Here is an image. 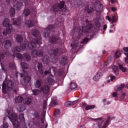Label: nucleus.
I'll return each instance as SVG.
<instances>
[{
  "instance_id": "obj_1",
  "label": "nucleus",
  "mask_w": 128,
  "mask_h": 128,
  "mask_svg": "<svg viewBox=\"0 0 128 128\" xmlns=\"http://www.w3.org/2000/svg\"><path fill=\"white\" fill-rule=\"evenodd\" d=\"M32 34L34 36H38V39H34L30 45L28 44V42H25V44H22L20 45V48H18V46L14 48L12 50V52L14 53L13 56L14 58L16 57L20 60H24V58H26V60H27V62L30 60V54L26 53L24 54L22 56L18 52H20L22 50H33L34 48L36 46V44L40 46V44H42L40 32L36 30H33L32 31Z\"/></svg>"
},
{
  "instance_id": "obj_2",
  "label": "nucleus",
  "mask_w": 128,
  "mask_h": 128,
  "mask_svg": "<svg viewBox=\"0 0 128 128\" xmlns=\"http://www.w3.org/2000/svg\"><path fill=\"white\" fill-rule=\"evenodd\" d=\"M8 114V118L10 119L12 122L14 128H18L20 126V122L18 120V116L16 114L14 113L12 110H8L7 111Z\"/></svg>"
},
{
  "instance_id": "obj_3",
  "label": "nucleus",
  "mask_w": 128,
  "mask_h": 128,
  "mask_svg": "<svg viewBox=\"0 0 128 128\" xmlns=\"http://www.w3.org/2000/svg\"><path fill=\"white\" fill-rule=\"evenodd\" d=\"M14 88V85H12V80H5L2 84V92L4 94H6L8 92L12 90Z\"/></svg>"
},
{
  "instance_id": "obj_4",
  "label": "nucleus",
  "mask_w": 128,
  "mask_h": 128,
  "mask_svg": "<svg viewBox=\"0 0 128 128\" xmlns=\"http://www.w3.org/2000/svg\"><path fill=\"white\" fill-rule=\"evenodd\" d=\"M86 26L84 28V26H81L79 29V34L80 36H84V34L86 32H88L90 30H92V24L91 22H88V20H86Z\"/></svg>"
},
{
  "instance_id": "obj_5",
  "label": "nucleus",
  "mask_w": 128,
  "mask_h": 128,
  "mask_svg": "<svg viewBox=\"0 0 128 128\" xmlns=\"http://www.w3.org/2000/svg\"><path fill=\"white\" fill-rule=\"evenodd\" d=\"M2 25L5 28H6V30H4V32H2L3 34H12V25L10 24V20L8 18H5L3 21Z\"/></svg>"
},
{
  "instance_id": "obj_6",
  "label": "nucleus",
  "mask_w": 128,
  "mask_h": 128,
  "mask_svg": "<svg viewBox=\"0 0 128 128\" xmlns=\"http://www.w3.org/2000/svg\"><path fill=\"white\" fill-rule=\"evenodd\" d=\"M52 10L54 12H58L60 10H62V12H66L67 10L66 6H64V2L60 1V4H57L53 6L52 8Z\"/></svg>"
},
{
  "instance_id": "obj_7",
  "label": "nucleus",
  "mask_w": 128,
  "mask_h": 128,
  "mask_svg": "<svg viewBox=\"0 0 128 128\" xmlns=\"http://www.w3.org/2000/svg\"><path fill=\"white\" fill-rule=\"evenodd\" d=\"M32 92L34 96H38L40 92H42L44 94H48L50 92V87L46 85H44L40 88V90H34Z\"/></svg>"
},
{
  "instance_id": "obj_8",
  "label": "nucleus",
  "mask_w": 128,
  "mask_h": 128,
  "mask_svg": "<svg viewBox=\"0 0 128 128\" xmlns=\"http://www.w3.org/2000/svg\"><path fill=\"white\" fill-rule=\"evenodd\" d=\"M6 2L7 4H8V2H14V7L17 10H20V8L22 6V2H18L16 3V0H6Z\"/></svg>"
},
{
  "instance_id": "obj_9",
  "label": "nucleus",
  "mask_w": 128,
  "mask_h": 128,
  "mask_svg": "<svg viewBox=\"0 0 128 128\" xmlns=\"http://www.w3.org/2000/svg\"><path fill=\"white\" fill-rule=\"evenodd\" d=\"M23 74H22L20 73H18L16 76H20V78H23V76H24V80L25 82H28L30 80V76H28V72L22 70Z\"/></svg>"
},
{
  "instance_id": "obj_10",
  "label": "nucleus",
  "mask_w": 128,
  "mask_h": 128,
  "mask_svg": "<svg viewBox=\"0 0 128 128\" xmlns=\"http://www.w3.org/2000/svg\"><path fill=\"white\" fill-rule=\"evenodd\" d=\"M96 124L93 125V128H100L102 124V118H98L96 119H94Z\"/></svg>"
},
{
  "instance_id": "obj_11",
  "label": "nucleus",
  "mask_w": 128,
  "mask_h": 128,
  "mask_svg": "<svg viewBox=\"0 0 128 128\" xmlns=\"http://www.w3.org/2000/svg\"><path fill=\"white\" fill-rule=\"evenodd\" d=\"M117 18H118V16H116V15L113 16H112V18L108 16H106V20H108L110 22H111V24H114V22H116Z\"/></svg>"
},
{
  "instance_id": "obj_12",
  "label": "nucleus",
  "mask_w": 128,
  "mask_h": 128,
  "mask_svg": "<svg viewBox=\"0 0 128 128\" xmlns=\"http://www.w3.org/2000/svg\"><path fill=\"white\" fill-rule=\"evenodd\" d=\"M118 66H119V68L122 72H128V70L126 67L124 66L122 64L118 63Z\"/></svg>"
},
{
  "instance_id": "obj_13",
  "label": "nucleus",
  "mask_w": 128,
  "mask_h": 128,
  "mask_svg": "<svg viewBox=\"0 0 128 128\" xmlns=\"http://www.w3.org/2000/svg\"><path fill=\"white\" fill-rule=\"evenodd\" d=\"M32 54L34 56H42L43 54L42 51H39L38 52L36 50H34L32 52Z\"/></svg>"
},
{
  "instance_id": "obj_14",
  "label": "nucleus",
  "mask_w": 128,
  "mask_h": 128,
  "mask_svg": "<svg viewBox=\"0 0 128 128\" xmlns=\"http://www.w3.org/2000/svg\"><path fill=\"white\" fill-rule=\"evenodd\" d=\"M12 22L14 26H20L22 24L20 22V18H18V20L16 18L12 19Z\"/></svg>"
},
{
  "instance_id": "obj_15",
  "label": "nucleus",
  "mask_w": 128,
  "mask_h": 128,
  "mask_svg": "<svg viewBox=\"0 0 128 128\" xmlns=\"http://www.w3.org/2000/svg\"><path fill=\"white\" fill-rule=\"evenodd\" d=\"M102 5L98 4L95 6V10L97 12H102Z\"/></svg>"
},
{
  "instance_id": "obj_16",
  "label": "nucleus",
  "mask_w": 128,
  "mask_h": 128,
  "mask_svg": "<svg viewBox=\"0 0 128 128\" xmlns=\"http://www.w3.org/2000/svg\"><path fill=\"white\" fill-rule=\"evenodd\" d=\"M54 82H55L54 80V79H52L50 77H48L47 78V80H46L47 84H49L50 86H52V84H54Z\"/></svg>"
},
{
  "instance_id": "obj_17",
  "label": "nucleus",
  "mask_w": 128,
  "mask_h": 128,
  "mask_svg": "<svg viewBox=\"0 0 128 128\" xmlns=\"http://www.w3.org/2000/svg\"><path fill=\"white\" fill-rule=\"evenodd\" d=\"M76 102H78V100L74 102L68 101L64 104V105L65 106H70L76 104Z\"/></svg>"
},
{
  "instance_id": "obj_18",
  "label": "nucleus",
  "mask_w": 128,
  "mask_h": 128,
  "mask_svg": "<svg viewBox=\"0 0 128 128\" xmlns=\"http://www.w3.org/2000/svg\"><path fill=\"white\" fill-rule=\"evenodd\" d=\"M12 46V41L10 40H6L4 44V48L6 49Z\"/></svg>"
},
{
  "instance_id": "obj_19",
  "label": "nucleus",
  "mask_w": 128,
  "mask_h": 128,
  "mask_svg": "<svg viewBox=\"0 0 128 128\" xmlns=\"http://www.w3.org/2000/svg\"><path fill=\"white\" fill-rule=\"evenodd\" d=\"M16 108L18 112H24L26 110V107L24 105H18Z\"/></svg>"
},
{
  "instance_id": "obj_20",
  "label": "nucleus",
  "mask_w": 128,
  "mask_h": 128,
  "mask_svg": "<svg viewBox=\"0 0 128 128\" xmlns=\"http://www.w3.org/2000/svg\"><path fill=\"white\" fill-rule=\"evenodd\" d=\"M93 8L94 6L90 4L86 7V10L88 12V14H90V12H92Z\"/></svg>"
},
{
  "instance_id": "obj_21",
  "label": "nucleus",
  "mask_w": 128,
  "mask_h": 128,
  "mask_svg": "<svg viewBox=\"0 0 128 128\" xmlns=\"http://www.w3.org/2000/svg\"><path fill=\"white\" fill-rule=\"evenodd\" d=\"M23 100L24 98H22V96H18L15 98V102H16V104H20Z\"/></svg>"
},
{
  "instance_id": "obj_22",
  "label": "nucleus",
  "mask_w": 128,
  "mask_h": 128,
  "mask_svg": "<svg viewBox=\"0 0 128 128\" xmlns=\"http://www.w3.org/2000/svg\"><path fill=\"white\" fill-rule=\"evenodd\" d=\"M100 76H102V72L98 73L93 78V80H95V82H98L100 78Z\"/></svg>"
},
{
  "instance_id": "obj_23",
  "label": "nucleus",
  "mask_w": 128,
  "mask_h": 128,
  "mask_svg": "<svg viewBox=\"0 0 128 128\" xmlns=\"http://www.w3.org/2000/svg\"><path fill=\"white\" fill-rule=\"evenodd\" d=\"M25 24L28 26V28H30V26H34V22H32L30 20H26L25 22Z\"/></svg>"
},
{
  "instance_id": "obj_24",
  "label": "nucleus",
  "mask_w": 128,
  "mask_h": 128,
  "mask_svg": "<svg viewBox=\"0 0 128 128\" xmlns=\"http://www.w3.org/2000/svg\"><path fill=\"white\" fill-rule=\"evenodd\" d=\"M42 84V80H37L35 83L36 88H40Z\"/></svg>"
},
{
  "instance_id": "obj_25",
  "label": "nucleus",
  "mask_w": 128,
  "mask_h": 128,
  "mask_svg": "<svg viewBox=\"0 0 128 128\" xmlns=\"http://www.w3.org/2000/svg\"><path fill=\"white\" fill-rule=\"evenodd\" d=\"M124 88V84H122L120 86H116L115 87V90L116 92H118V90H122Z\"/></svg>"
},
{
  "instance_id": "obj_26",
  "label": "nucleus",
  "mask_w": 128,
  "mask_h": 128,
  "mask_svg": "<svg viewBox=\"0 0 128 128\" xmlns=\"http://www.w3.org/2000/svg\"><path fill=\"white\" fill-rule=\"evenodd\" d=\"M38 70L40 74H42L44 72H42V64L40 63H39L38 66Z\"/></svg>"
},
{
  "instance_id": "obj_27",
  "label": "nucleus",
  "mask_w": 128,
  "mask_h": 128,
  "mask_svg": "<svg viewBox=\"0 0 128 128\" xmlns=\"http://www.w3.org/2000/svg\"><path fill=\"white\" fill-rule=\"evenodd\" d=\"M24 104H30L32 103V99L30 98H26L24 100Z\"/></svg>"
},
{
  "instance_id": "obj_28",
  "label": "nucleus",
  "mask_w": 128,
  "mask_h": 128,
  "mask_svg": "<svg viewBox=\"0 0 128 128\" xmlns=\"http://www.w3.org/2000/svg\"><path fill=\"white\" fill-rule=\"evenodd\" d=\"M58 39L56 38V36L52 37L50 39V42H52V44H56V42H58Z\"/></svg>"
},
{
  "instance_id": "obj_29",
  "label": "nucleus",
  "mask_w": 128,
  "mask_h": 128,
  "mask_svg": "<svg viewBox=\"0 0 128 128\" xmlns=\"http://www.w3.org/2000/svg\"><path fill=\"white\" fill-rule=\"evenodd\" d=\"M78 41H74L71 44V46L72 48H78Z\"/></svg>"
},
{
  "instance_id": "obj_30",
  "label": "nucleus",
  "mask_w": 128,
  "mask_h": 128,
  "mask_svg": "<svg viewBox=\"0 0 128 128\" xmlns=\"http://www.w3.org/2000/svg\"><path fill=\"white\" fill-rule=\"evenodd\" d=\"M100 19H96L94 21V25L96 26V28H100Z\"/></svg>"
},
{
  "instance_id": "obj_31",
  "label": "nucleus",
  "mask_w": 128,
  "mask_h": 128,
  "mask_svg": "<svg viewBox=\"0 0 128 128\" xmlns=\"http://www.w3.org/2000/svg\"><path fill=\"white\" fill-rule=\"evenodd\" d=\"M110 116L108 117V119L105 122L102 128H106V126H108V122H110Z\"/></svg>"
},
{
  "instance_id": "obj_32",
  "label": "nucleus",
  "mask_w": 128,
  "mask_h": 128,
  "mask_svg": "<svg viewBox=\"0 0 128 128\" xmlns=\"http://www.w3.org/2000/svg\"><path fill=\"white\" fill-rule=\"evenodd\" d=\"M16 40L18 42H22V37L20 35H17L16 37Z\"/></svg>"
},
{
  "instance_id": "obj_33",
  "label": "nucleus",
  "mask_w": 128,
  "mask_h": 128,
  "mask_svg": "<svg viewBox=\"0 0 128 128\" xmlns=\"http://www.w3.org/2000/svg\"><path fill=\"white\" fill-rule=\"evenodd\" d=\"M96 108V106L94 105H92V106H87L86 107V110H94Z\"/></svg>"
},
{
  "instance_id": "obj_34",
  "label": "nucleus",
  "mask_w": 128,
  "mask_h": 128,
  "mask_svg": "<svg viewBox=\"0 0 128 128\" xmlns=\"http://www.w3.org/2000/svg\"><path fill=\"white\" fill-rule=\"evenodd\" d=\"M78 86V85H76V84L73 82V83H71L70 84V88L72 90H74V88H76Z\"/></svg>"
},
{
  "instance_id": "obj_35",
  "label": "nucleus",
  "mask_w": 128,
  "mask_h": 128,
  "mask_svg": "<svg viewBox=\"0 0 128 128\" xmlns=\"http://www.w3.org/2000/svg\"><path fill=\"white\" fill-rule=\"evenodd\" d=\"M112 70L114 71V72L116 74H118V68L116 66H113Z\"/></svg>"
},
{
  "instance_id": "obj_36",
  "label": "nucleus",
  "mask_w": 128,
  "mask_h": 128,
  "mask_svg": "<svg viewBox=\"0 0 128 128\" xmlns=\"http://www.w3.org/2000/svg\"><path fill=\"white\" fill-rule=\"evenodd\" d=\"M19 120L21 122H24V114H22L19 116Z\"/></svg>"
},
{
  "instance_id": "obj_37",
  "label": "nucleus",
  "mask_w": 128,
  "mask_h": 128,
  "mask_svg": "<svg viewBox=\"0 0 128 128\" xmlns=\"http://www.w3.org/2000/svg\"><path fill=\"white\" fill-rule=\"evenodd\" d=\"M30 14V11L28 9H26L24 12V14L25 16H28Z\"/></svg>"
},
{
  "instance_id": "obj_38",
  "label": "nucleus",
  "mask_w": 128,
  "mask_h": 128,
  "mask_svg": "<svg viewBox=\"0 0 128 128\" xmlns=\"http://www.w3.org/2000/svg\"><path fill=\"white\" fill-rule=\"evenodd\" d=\"M10 16H14V14H16V12H14V8H11L10 9Z\"/></svg>"
},
{
  "instance_id": "obj_39",
  "label": "nucleus",
  "mask_w": 128,
  "mask_h": 128,
  "mask_svg": "<svg viewBox=\"0 0 128 128\" xmlns=\"http://www.w3.org/2000/svg\"><path fill=\"white\" fill-rule=\"evenodd\" d=\"M21 66L22 68H28V65L24 62H22L21 64Z\"/></svg>"
},
{
  "instance_id": "obj_40",
  "label": "nucleus",
  "mask_w": 128,
  "mask_h": 128,
  "mask_svg": "<svg viewBox=\"0 0 128 128\" xmlns=\"http://www.w3.org/2000/svg\"><path fill=\"white\" fill-rule=\"evenodd\" d=\"M120 52L118 50L115 53V58H120Z\"/></svg>"
},
{
  "instance_id": "obj_41",
  "label": "nucleus",
  "mask_w": 128,
  "mask_h": 128,
  "mask_svg": "<svg viewBox=\"0 0 128 128\" xmlns=\"http://www.w3.org/2000/svg\"><path fill=\"white\" fill-rule=\"evenodd\" d=\"M8 52H6V54L0 53V60H2V58H4V57L6 56H8Z\"/></svg>"
},
{
  "instance_id": "obj_42",
  "label": "nucleus",
  "mask_w": 128,
  "mask_h": 128,
  "mask_svg": "<svg viewBox=\"0 0 128 128\" xmlns=\"http://www.w3.org/2000/svg\"><path fill=\"white\" fill-rule=\"evenodd\" d=\"M56 100V97H55L54 98H52V106H54L56 104V102H54V100Z\"/></svg>"
},
{
  "instance_id": "obj_43",
  "label": "nucleus",
  "mask_w": 128,
  "mask_h": 128,
  "mask_svg": "<svg viewBox=\"0 0 128 128\" xmlns=\"http://www.w3.org/2000/svg\"><path fill=\"white\" fill-rule=\"evenodd\" d=\"M124 54L126 56V57L124 58V62L126 64H128V53H124Z\"/></svg>"
},
{
  "instance_id": "obj_44",
  "label": "nucleus",
  "mask_w": 128,
  "mask_h": 128,
  "mask_svg": "<svg viewBox=\"0 0 128 128\" xmlns=\"http://www.w3.org/2000/svg\"><path fill=\"white\" fill-rule=\"evenodd\" d=\"M8 128V124L6 122H4L2 126H0V128Z\"/></svg>"
},
{
  "instance_id": "obj_45",
  "label": "nucleus",
  "mask_w": 128,
  "mask_h": 128,
  "mask_svg": "<svg viewBox=\"0 0 128 128\" xmlns=\"http://www.w3.org/2000/svg\"><path fill=\"white\" fill-rule=\"evenodd\" d=\"M54 26L52 25L49 26L48 28L46 29V32H48V30H52L54 28Z\"/></svg>"
},
{
  "instance_id": "obj_46",
  "label": "nucleus",
  "mask_w": 128,
  "mask_h": 128,
  "mask_svg": "<svg viewBox=\"0 0 128 128\" xmlns=\"http://www.w3.org/2000/svg\"><path fill=\"white\" fill-rule=\"evenodd\" d=\"M10 68H16V64L14 63H11L9 66Z\"/></svg>"
},
{
  "instance_id": "obj_47",
  "label": "nucleus",
  "mask_w": 128,
  "mask_h": 128,
  "mask_svg": "<svg viewBox=\"0 0 128 128\" xmlns=\"http://www.w3.org/2000/svg\"><path fill=\"white\" fill-rule=\"evenodd\" d=\"M116 79V77L114 76H110V79L108 80V82H112V80H114Z\"/></svg>"
},
{
  "instance_id": "obj_48",
  "label": "nucleus",
  "mask_w": 128,
  "mask_h": 128,
  "mask_svg": "<svg viewBox=\"0 0 128 128\" xmlns=\"http://www.w3.org/2000/svg\"><path fill=\"white\" fill-rule=\"evenodd\" d=\"M88 42V38H84L82 42H81V44H86Z\"/></svg>"
},
{
  "instance_id": "obj_49",
  "label": "nucleus",
  "mask_w": 128,
  "mask_h": 128,
  "mask_svg": "<svg viewBox=\"0 0 128 128\" xmlns=\"http://www.w3.org/2000/svg\"><path fill=\"white\" fill-rule=\"evenodd\" d=\"M46 102H47L46 100H44V110H46Z\"/></svg>"
},
{
  "instance_id": "obj_50",
  "label": "nucleus",
  "mask_w": 128,
  "mask_h": 128,
  "mask_svg": "<svg viewBox=\"0 0 128 128\" xmlns=\"http://www.w3.org/2000/svg\"><path fill=\"white\" fill-rule=\"evenodd\" d=\"M54 114L55 116H58V114H60V110L58 109H57L55 110Z\"/></svg>"
},
{
  "instance_id": "obj_51",
  "label": "nucleus",
  "mask_w": 128,
  "mask_h": 128,
  "mask_svg": "<svg viewBox=\"0 0 128 128\" xmlns=\"http://www.w3.org/2000/svg\"><path fill=\"white\" fill-rule=\"evenodd\" d=\"M43 61L44 62H48V56L44 57Z\"/></svg>"
},
{
  "instance_id": "obj_52",
  "label": "nucleus",
  "mask_w": 128,
  "mask_h": 128,
  "mask_svg": "<svg viewBox=\"0 0 128 128\" xmlns=\"http://www.w3.org/2000/svg\"><path fill=\"white\" fill-rule=\"evenodd\" d=\"M67 59L68 57H66V56H64L62 58V62H66V60Z\"/></svg>"
},
{
  "instance_id": "obj_53",
  "label": "nucleus",
  "mask_w": 128,
  "mask_h": 128,
  "mask_svg": "<svg viewBox=\"0 0 128 128\" xmlns=\"http://www.w3.org/2000/svg\"><path fill=\"white\" fill-rule=\"evenodd\" d=\"M123 50H124V52H128V47L124 48Z\"/></svg>"
},
{
  "instance_id": "obj_54",
  "label": "nucleus",
  "mask_w": 128,
  "mask_h": 128,
  "mask_svg": "<svg viewBox=\"0 0 128 128\" xmlns=\"http://www.w3.org/2000/svg\"><path fill=\"white\" fill-rule=\"evenodd\" d=\"M41 122H42V124L44 123V116H42V118H41Z\"/></svg>"
},
{
  "instance_id": "obj_55",
  "label": "nucleus",
  "mask_w": 128,
  "mask_h": 128,
  "mask_svg": "<svg viewBox=\"0 0 128 128\" xmlns=\"http://www.w3.org/2000/svg\"><path fill=\"white\" fill-rule=\"evenodd\" d=\"M112 96L114 98H116V96H118V94H116V92H114L112 93Z\"/></svg>"
},
{
  "instance_id": "obj_56",
  "label": "nucleus",
  "mask_w": 128,
  "mask_h": 128,
  "mask_svg": "<svg viewBox=\"0 0 128 128\" xmlns=\"http://www.w3.org/2000/svg\"><path fill=\"white\" fill-rule=\"evenodd\" d=\"M58 50L56 49V50L53 51V54H58Z\"/></svg>"
},
{
  "instance_id": "obj_57",
  "label": "nucleus",
  "mask_w": 128,
  "mask_h": 128,
  "mask_svg": "<svg viewBox=\"0 0 128 128\" xmlns=\"http://www.w3.org/2000/svg\"><path fill=\"white\" fill-rule=\"evenodd\" d=\"M126 96V94L124 93H122L121 96V100H124V98Z\"/></svg>"
},
{
  "instance_id": "obj_58",
  "label": "nucleus",
  "mask_w": 128,
  "mask_h": 128,
  "mask_svg": "<svg viewBox=\"0 0 128 128\" xmlns=\"http://www.w3.org/2000/svg\"><path fill=\"white\" fill-rule=\"evenodd\" d=\"M44 38H48L49 36L48 34L46 33L44 34Z\"/></svg>"
},
{
  "instance_id": "obj_59",
  "label": "nucleus",
  "mask_w": 128,
  "mask_h": 128,
  "mask_svg": "<svg viewBox=\"0 0 128 128\" xmlns=\"http://www.w3.org/2000/svg\"><path fill=\"white\" fill-rule=\"evenodd\" d=\"M44 74H48L50 75V71H45Z\"/></svg>"
},
{
  "instance_id": "obj_60",
  "label": "nucleus",
  "mask_w": 128,
  "mask_h": 128,
  "mask_svg": "<svg viewBox=\"0 0 128 128\" xmlns=\"http://www.w3.org/2000/svg\"><path fill=\"white\" fill-rule=\"evenodd\" d=\"M112 12H116V8H114V7H112Z\"/></svg>"
},
{
  "instance_id": "obj_61",
  "label": "nucleus",
  "mask_w": 128,
  "mask_h": 128,
  "mask_svg": "<svg viewBox=\"0 0 128 128\" xmlns=\"http://www.w3.org/2000/svg\"><path fill=\"white\" fill-rule=\"evenodd\" d=\"M112 4H114V2H116V0H110Z\"/></svg>"
},
{
  "instance_id": "obj_62",
  "label": "nucleus",
  "mask_w": 128,
  "mask_h": 128,
  "mask_svg": "<svg viewBox=\"0 0 128 128\" xmlns=\"http://www.w3.org/2000/svg\"><path fill=\"white\" fill-rule=\"evenodd\" d=\"M106 28H107L106 25H104V30H106Z\"/></svg>"
},
{
  "instance_id": "obj_63",
  "label": "nucleus",
  "mask_w": 128,
  "mask_h": 128,
  "mask_svg": "<svg viewBox=\"0 0 128 128\" xmlns=\"http://www.w3.org/2000/svg\"><path fill=\"white\" fill-rule=\"evenodd\" d=\"M77 30H78V28H74L73 29V32H76Z\"/></svg>"
},
{
  "instance_id": "obj_64",
  "label": "nucleus",
  "mask_w": 128,
  "mask_h": 128,
  "mask_svg": "<svg viewBox=\"0 0 128 128\" xmlns=\"http://www.w3.org/2000/svg\"><path fill=\"white\" fill-rule=\"evenodd\" d=\"M110 104V101H108L106 102V104Z\"/></svg>"
}]
</instances>
